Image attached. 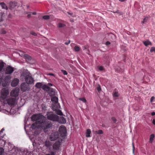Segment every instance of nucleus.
<instances>
[{"instance_id": "obj_1", "label": "nucleus", "mask_w": 155, "mask_h": 155, "mask_svg": "<svg viewBox=\"0 0 155 155\" xmlns=\"http://www.w3.org/2000/svg\"><path fill=\"white\" fill-rule=\"evenodd\" d=\"M46 119H43L38 121L39 124V126L41 129L44 130V131L47 134L52 128V124L51 122L47 120Z\"/></svg>"}, {"instance_id": "obj_2", "label": "nucleus", "mask_w": 155, "mask_h": 155, "mask_svg": "<svg viewBox=\"0 0 155 155\" xmlns=\"http://www.w3.org/2000/svg\"><path fill=\"white\" fill-rule=\"evenodd\" d=\"M21 75L25 77V81L28 84H34V80L30 73H27V71H24Z\"/></svg>"}, {"instance_id": "obj_3", "label": "nucleus", "mask_w": 155, "mask_h": 155, "mask_svg": "<svg viewBox=\"0 0 155 155\" xmlns=\"http://www.w3.org/2000/svg\"><path fill=\"white\" fill-rule=\"evenodd\" d=\"M46 116L48 120L53 121H58L59 120L58 116L52 112H47Z\"/></svg>"}, {"instance_id": "obj_4", "label": "nucleus", "mask_w": 155, "mask_h": 155, "mask_svg": "<svg viewBox=\"0 0 155 155\" xmlns=\"http://www.w3.org/2000/svg\"><path fill=\"white\" fill-rule=\"evenodd\" d=\"M58 131L60 136L62 137L66 136L67 130L66 127L64 125H61L59 127Z\"/></svg>"}, {"instance_id": "obj_5", "label": "nucleus", "mask_w": 155, "mask_h": 155, "mask_svg": "<svg viewBox=\"0 0 155 155\" xmlns=\"http://www.w3.org/2000/svg\"><path fill=\"white\" fill-rule=\"evenodd\" d=\"M59 137V134L58 132L52 133L50 136V140L51 141H55Z\"/></svg>"}, {"instance_id": "obj_6", "label": "nucleus", "mask_w": 155, "mask_h": 155, "mask_svg": "<svg viewBox=\"0 0 155 155\" xmlns=\"http://www.w3.org/2000/svg\"><path fill=\"white\" fill-rule=\"evenodd\" d=\"M45 118V117L44 116H41L39 117L37 115L34 114L32 115L31 117V119L32 121H36V123L38 124V121L41 120H42L43 119Z\"/></svg>"}, {"instance_id": "obj_7", "label": "nucleus", "mask_w": 155, "mask_h": 155, "mask_svg": "<svg viewBox=\"0 0 155 155\" xmlns=\"http://www.w3.org/2000/svg\"><path fill=\"white\" fill-rule=\"evenodd\" d=\"M17 100L16 98H10L7 101L8 104L11 106H14L15 105Z\"/></svg>"}, {"instance_id": "obj_8", "label": "nucleus", "mask_w": 155, "mask_h": 155, "mask_svg": "<svg viewBox=\"0 0 155 155\" xmlns=\"http://www.w3.org/2000/svg\"><path fill=\"white\" fill-rule=\"evenodd\" d=\"M20 89L21 91L24 92L27 90H29L30 88L27 84L24 82L21 85Z\"/></svg>"}, {"instance_id": "obj_9", "label": "nucleus", "mask_w": 155, "mask_h": 155, "mask_svg": "<svg viewBox=\"0 0 155 155\" xmlns=\"http://www.w3.org/2000/svg\"><path fill=\"white\" fill-rule=\"evenodd\" d=\"M19 90L17 88H15L13 89L11 92L10 95L12 97H14L16 98L17 97L19 94Z\"/></svg>"}, {"instance_id": "obj_10", "label": "nucleus", "mask_w": 155, "mask_h": 155, "mask_svg": "<svg viewBox=\"0 0 155 155\" xmlns=\"http://www.w3.org/2000/svg\"><path fill=\"white\" fill-rule=\"evenodd\" d=\"M13 71V68L10 66H8L6 68L5 73L7 74H12Z\"/></svg>"}, {"instance_id": "obj_11", "label": "nucleus", "mask_w": 155, "mask_h": 155, "mask_svg": "<svg viewBox=\"0 0 155 155\" xmlns=\"http://www.w3.org/2000/svg\"><path fill=\"white\" fill-rule=\"evenodd\" d=\"M60 107V106L58 103L52 104V108L53 111L57 110Z\"/></svg>"}, {"instance_id": "obj_12", "label": "nucleus", "mask_w": 155, "mask_h": 155, "mask_svg": "<svg viewBox=\"0 0 155 155\" xmlns=\"http://www.w3.org/2000/svg\"><path fill=\"white\" fill-rule=\"evenodd\" d=\"M19 82V80L17 78H14L11 83L12 87H15L18 85Z\"/></svg>"}, {"instance_id": "obj_13", "label": "nucleus", "mask_w": 155, "mask_h": 155, "mask_svg": "<svg viewBox=\"0 0 155 155\" xmlns=\"http://www.w3.org/2000/svg\"><path fill=\"white\" fill-rule=\"evenodd\" d=\"M60 143L59 142H56L53 145V147L54 150H58L60 147Z\"/></svg>"}, {"instance_id": "obj_14", "label": "nucleus", "mask_w": 155, "mask_h": 155, "mask_svg": "<svg viewBox=\"0 0 155 155\" xmlns=\"http://www.w3.org/2000/svg\"><path fill=\"white\" fill-rule=\"evenodd\" d=\"M17 5V3L15 2H11L9 3V8L12 9L14 8Z\"/></svg>"}, {"instance_id": "obj_15", "label": "nucleus", "mask_w": 155, "mask_h": 155, "mask_svg": "<svg viewBox=\"0 0 155 155\" xmlns=\"http://www.w3.org/2000/svg\"><path fill=\"white\" fill-rule=\"evenodd\" d=\"M9 91L7 89H3L2 91V95L5 96H7L9 94Z\"/></svg>"}, {"instance_id": "obj_16", "label": "nucleus", "mask_w": 155, "mask_h": 155, "mask_svg": "<svg viewBox=\"0 0 155 155\" xmlns=\"http://www.w3.org/2000/svg\"><path fill=\"white\" fill-rule=\"evenodd\" d=\"M52 104L58 103V98L56 96H53L51 98Z\"/></svg>"}, {"instance_id": "obj_17", "label": "nucleus", "mask_w": 155, "mask_h": 155, "mask_svg": "<svg viewBox=\"0 0 155 155\" xmlns=\"http://www.w3.org/2000/svg\"><path fill=\"white\" fill-rule=\"evenodd\" d=\"M154 137L155 135L154 134H152L150 135L149 139V143H151L153 142Z\"/></svg>"}, {"instance_id": "obj_18", "label": "nucleus", "mask_w": 155, "mask_h": 155, "mask_svg": "<svg viewBox=\"0 0 155 155\" xmlns=\"http://www.w3.org/2000/svg\"><path fill=\"white\" fill-rule=\"evenodd\" d=\"M144 45L146 46H147L149 45H151L152 43L149 40H147L146 41H143Z\"/></svg>"}, {"instance_id": "obj_19", "label": "nucleus", "mask_w": 155, "mask_h": 155, "mask_svg": "<svg viewBox=\"0 0 155 155\" xmlns=\"http://www.w3.org/2000/svg\"><path fill=\"white\" fill-rule=\"evenodd\" d=\"M91 133V130L88 129L87 130L86 132V137H91L90 134Z\"/></svg>"}, {"instance_id": "obj_20", "label": "nucleus", "mask_w": 155, "mask_h": 155, "mask_svg": "<svg viewBox=\"0 0 155 155\" xmlns=\"http://www.w3.org/2000/svg\"><path fill=\"white\" fill-rule=\"evenodd\" d=\"M149 19V17L147 16L145 17L143 19V21L141 23L142 24H144L147 23Z\"/></svg>"}, {"instance_id": "obj_21", "label": "nucleus", "mask_w": 155, "mask_h": 155, "mask_svg": "<svg viewBox=\"0 0 155 155\" xmlns=\"http://www.w3.org/2000/svg\"><path fill=\"white\" fill-rule=\"evenodd\" d=\"M0 5L2 9H4L6 10L8 9V7L6 5L4 2H1Z\"/></svg>"}, {"instance_id": "obj_22", "label": "nucleus", "mask_w": 155, "mask_h": 155, "mask_svg": "<svg viewBox=\"0 0 155 155\" xmlns=\"http://www.w3.org/2000/svg\"><path fill=\"white\" fill-rule=\"evenodd\" d=\"M42 85V84L41 83L38 82L36 84L35 86L37 88H41Z\"/></svg>"}, {"instance_id": "obj_23", "label": "nucleus", "mask_w": 155, "mask_h": 155, "mask_svg": "<svg viewBox=\"0 0 155 155\" xmlns=\"http://www.w3.org/2000/svg\"><path fill=\"white\" fill-rule=\"evenodd\" d=\"M37 123H34L32 124L30 128L32 129V130L36 129L37 127Z\"/></svg>"}, {"instance_id": "obj_24", "label": "nucleus", "mask_w": 155, "mask_h": 155, "mask_svg": "<svg viewBox=\"0 0 155 155\" xmlns=\"http://www.w3.org/2000/svg\"><path fill=\"white\" fill-rule=\"evenodd\" d=\"M45 145L46 147H48L51 145V144L50 141H46L45 142Z\"/></svg>"}, {"instance_id": "obj_25", "label": "nucleus", "mask_w": 155, "mask_h": 155, "mask_svg": "<svg viewBox=\"0 0 155 155\" xmlns=\"http://www.w3.org/2000/svg\"><path fill=\"white\" fill-rule=\"evenodd\" d=\"M54 111L57 112V114L58 115L61 116L63 115V114L62 113L61 111L59 109H58V110H55Z\"/></svg>"}, {"instance_id": "obj_26", "label": "nucleus", "mask_w": 155, "mask_h": 155, "mask_svg": "<svg viewBox=\"0 0 155 155\" xmlns=\"http://www.w3.org/2000/svg\"><path fill=\"white\" fill-rule=\"evenodd\" d=\"M4 67V63L3 62H1L0 63V71L2 70Z\"/></svg>"}, {"instance_id": "obj_27", "label": "nucleus", "mask_w": 155, "mask_h": 155, "mask_svg": "<svg viewBox=\"0 0 155 155\" xmlns=\"http://www.w3.org/2000/svg\"><path fill=\"white\" fill-rule=\"evenodd\" d=\"M79 100L80 101H82L84 103H85L87 102V101L84 97H82L79 98Z\"/></svg>"}, {"instance_id": "obj_28", "label": "nucleus", "mask_w": 155, "mask_h": 155, "mask_svg": "<svg viewBox=\"0 0 155 155\" xmlns=\"http://www.w3.org/2000/svg\"><path fill=\"white\" fill-rule=\"evenodd\" d=\"M74 50L76 51H80V48L77 46H76L74 48Z\"/></svg>"}, {"instance_id": "obj_29", "label": "nucleus", "mask_w": 155, "mask_h": 155, "mask_svg": "<svg viewBox=\"0 0 155 155\" xmlns=\"http://www.w3.org/2000/svg\"><path fill=\"white\" fill-rule=\"evenodd\" d=\"M23 155H30V154L28 151L26 150H24Z\"/></svg>"}, {"instance_id": "obj_30", "label": "nucleus", "mask_w": 155, "mask_h": 155, "mask_svg": "<svg viewBox=\"0 0 155 155\" xmlns=\"http://www.w3.org/2000/svg\"><path fill=\"white\" fill-rule=\"evenodd\" d=\"M3 14V12H0V22L3 21L2 16Z\"/></svg>"}, {"instance_id": "obj_31", "label": "nucleus", "mask_w": 155, "mask_h": 155, "mask_svg": "<svg viewBox=\"0 0 155 155\" xmlns=\"http://www.w3.org/2000/svg\"><path fill=\"white\" fill-rule=\"evenodd\" d=\"M5 129L4 128H3L0 131V137L2 138H3L4 137V135H2V133L3 131H4Z\"/></svg>"}, {"instance_id": "obj_32", "label": "nucleus", "mask_w": 155, "mask_h": 155, "mask_svg": "<svg viewBox=\"0 0 155 155\" xmlns=\"http://www.w3.org/2000/svg\"><path fill=\"white\" fill-rule=\"evenodd\" d=\"M113 96L114 97H117L119 96V94L117 92H115Z\"/></svg>"}, {"instance_id": "obj_33", "label": "nucleus", "mask_w": 155, "mask_h": 155, "mask_svg": "<svg viewBox=\"0 0 155 155\" xmlns=\"http://www.w3.org/2000/svg\"><path fill=\"white\" fill-rule=\"evenodd\" d=\"M96 133L98 134H103V132L102 130H99L96 131Z\"/></svg>"}, {"instance_id": "obj_34", "label": "nucleus", "mask_w": 155, "mask_h": 155, "mask_svg": "<svg viewBox=\"0 0 155 155\" xmlns=\"http://www.w3.org/2000/svg\"><path fill=\"white\" fill-rule=\"evenodd\" d=\"M43 18L44 19L48 20L50 18V17L48 15H45L43 17Z\"/></svg>"}, {"instance_id": "obj_35", "label": "nucleus", "mask_w": 155, "mask_h": 155, "mask_svg": "<svg viewBox=\"0 0 155 155\" xmlns=\"http://www.w3.org/2000/svg\"><path fill=\"white\" fill-rule=\"evenodd\" d=\"M61 119L62 120V123L63 124H65L66 123V119L64 117H62Z\"/></svg>"}, {"instance_id": "obj_36", "label": "nucleus", "mask_w": 155, "mask_h": 155, "mask_svg": "<svg viewBox=\"0 0 155 155\" xmlns=\"http://www.w3.org/2000/svg\"><path fill=\"white\" fill-rule=\"evenodd\" d=\"M61 71L63 74L64 75H67L68 74V73L66 71L64 70H61Z\"/></svg>"}, {"instance_id": "obj_37", "label": "nucleus", "mask_w": 155, "mask_h": 155, "mask_svg": "<svg viewBox=\"0 0 155 155\" xmlns=\"http://www.w3.org/2000/svg\"><path fill=\"white\" fill-rule=\"evenodd\" d=\"M65 25L61 23H59L58 24V27L59 28H62L64 27Z\"/></svg>"}, {"instance_id": "obj_38", "label": "nucleus", "mask_w": 155, "mask_h": 155, "mask_svg": "<svg viewBox=\"0 0 155 155\" xmlns=\"http://www.w3.org/2000/svg\"><path fill=\"white\" fill-rule=\"evenodd\" d=\"M4 152V150L2 148H0V155H2Z\"/></svg>"}, {"instance_id": "obj_39", "label": "nucleus", "mask_w": 155, "mask_h": 155, "mask_svg": "<svg viewBox=\"0 0 155 155\" xmlns=\"http://www.w3.org/2000/svg\"><path fill=\"white\" fill-rule=\"evenodd\" d=\"M98 68L101 71H102L104 70V68L102 66H98Z\"/></svg>"}, {"instance_id": "obj_40", "label": "nucleus", "mask_w": 155, "mask_h": 155, "mask_svg": "<svg viewBox=\"0 0 155 155\" xmlns=\"http://www.w3.org/2000/svg\"><path fill=\"white\" fill-rule=\"evenodd\" d=\"M97 89L98 91V92H100V91H101V87L100 86H99L98 87H97Z\"/></svg>"}, {"instance_id": "obj_41", "label": "nucleus", "mask_w": 155, "mask_h": 155, "mask_svg": "<svg viewBox=\"0 0 155 155\" xmlns=\"http://www.w3.org/2000/svg\"><path fill=\"white\" fill-rule=\"evenodd\" d=\"M111 119L114 123H115L117 121L116 119L114 117H112L111 118Z\"/></svg>"}, {"instance_id": "obj_42", "label": "nucleus", "mask_w": 155, "mask_h": 155, "mask_svg": "<svg viewBox=\"0 0 155 155\" xmlns=\"http://www.w3.org/2000/svg\"><path fill=\"white\" fill-rule=\"evenodd\" d=\"M6 31L4 29H2V30L1 33L3 34H5L6 33Z\"/></svg>"}, {"instance_id": "obj_43", "label": "nucleus", "mask_w": 155, "mask_h": 155, "mask_svg": "<svg viewBox=\"0 0 155 155\" xmlns=\"http://www.w3.org/2000/svg\"><path fill=\"white\" fill-rule=\"evenodd\" d=\"M154 99V97L153 96L151 97L150 99V102H152Z\"/></svg>"}, {"instance_id": "obj_44", "label": "nucleus", "mask_w": 155, "mask_h": 155, "mask_svg": "<svg viewBox=\"0 0 155 155\" xmlns=\"http://www.w3.org/2000/svg\"><path fill=\"white\" fill-rule=\"evenodd\" d=\"M25 57L27 59H31V57L28 55H26Z\"/></svg>"}, {"instance_id": "obj_45", "label": "nucleus", "mask_w": 155, "mask_h": 155, "mask_svg": "<svg viewBox=\"0 0 155 155\" xmlns=\"http://www.w3.org/2000/svg\"><path fill=\"white\" fill-rule=\"evenodd\" d=\"M31 34L34 36H36L37 35L36 33L34 32H31Z\"/></svg>"}, {"instance_id": "obj_46", "label": "nucleus", "mask_w": 155, "mask_h": 155, "mask_svg": "<svg viewBox=\"0 0 155 155\" xmlns=\"http://www.w3.org/2000/svg\"><path fill=\"white\" fill-rule=\"evenodd\" d=\"M110 43L109 41H107L106 42L105 44L106 45H110Z\"/></svg>"}, {"instance_id": "obj_47", "label": "nucleus", "mask_w": 155, "mask_h": 155, "mask_svg": "<svg viewBox=\"0 0 155 155\" xmlns=\"http://www.w3.org/2000/svg\"><path fill=\"white\" fill-rule=\"evenodd\" d=\"M48 75H50V76H54V74H53L52 73H49L48 74Z\"/></svg>"}, {"instance_id": "obj_48", "label": "nucleus", "mask_w": 155, "mask_h": 155, "mask_svg": "<svg viewBox=\"0 0 155 155\" xmlns=\"http://www.w3.org/2000/svg\"><path fill=\"white\" fill-rule=\"evenodd\" d=\"M31 13L33 15H35L36 14V13L35 12H31Z\"/></svg>"}, {"instance_id": "obj_49", "label": "nucleus", "mask_w": 155, "mask_h": 155, "mask_svg": "<svg viewBox=\"0 0 155 155\" xmlns=\"http://www.w3.org/2000/svg\"><path fill=\"white\" fill-rule=\"evenodd\" d=\"M70 42V41H69L68 42H65V44L66 45H68Z\"/></svg>"}, {"instance_id": "obj_50", "label": "nucleus", "mask_w": 155, "mask_h": 155, "mask_svg": "<svg viewBox=\"0 0 155 155\" xmlns=\"http://www.w3.org/2000/svg\"><path fill=\"white\" fill-rule=\"evenodd\" d=\"M153 124L155 125V120L154 119H153L152 121Z\"/></svg>"}, {"instance_id": "obj_51", "label": "nucleus", "mask_w": 155, "mask_h": 155, "mask_svg": "<svg viewBox=\"0 0 155 155\" xmlns=\"http://www.w3.org/2000/svg\"><path fill=\"white\" fill-rule=\"evenodd\" d=\"M151 114L152 116H154L155 115V112H153L151 113Z\"/></svg>"}, {"instance_id": "obj_52", "label": "nucleus", "mask_w": 155, "mask_h": 155, "mask_svg": "<svg viewBox=\"0 0 155 155\" xmlns=\"http://www.w3.org/2000/svg\"><path fill=\"white\" fill-rule=\"evenodd\" d=\"M48 85L49 86H53V84L51 83H48Z\"/></svg>"}, {"instance_id": "obj_53", "label": "nucleus", "mask_w": 155, "mask_h": 155, "mask_svg": "<svg viewBox=\"0 0 155 155\" xmlns=\"http://www.w3.org/2000/svg\"><path fill=\"white\" fill-rule=\"evenodd\" d=\"M133 153H134L135 148H134V147L133 144Z\"/></svg>"}, {"instance_id": "obj_54", "label": "nucleus", "mask_w": 155, "mask_h": 155, "mask_svg": "<svg viewBox=\"0 0 155 155\" xmlns=\"http://www.w3.org/2000/svg\"><path fill=\"white\" fill-rule=\"evenodd\" d=\"M50 155H55V154L54 152H51V154H50Z\"/></svg>"}, {"instance_id": "obj_55", "label": "nucleus", "mask_w": 155, "mask_h": 155, "mask_svg": "<svg viewBox=\"0 0 155 155\" xmlns=\"http://www.w3.org/2000/svg\"><path fill=\"white\" fill-rule=\"evenodd\" d=\"M31 14L30 13V14H29L28 15V18L30 17H31Z\"/></svg>"}, {"instance_id": "obj_56", "label": "nucleus", "mask_w": 155, "mask_h": 155, "mask_svg": "<svg viewBox=\"0 0 155 155\" xmlns=\"http://www.w3.org/2000/svg\"><path fill=\"white\" fill-rule=\"evenodd\" d=\"M83 50H85V49H86V46H84L83 47Z\"/></svg>"}, {"instance_id": "obj_57", "label": "nucleus", "mask_w": 155, "mask_h": 155, "mask_svg": "<svg viewBox=\"0 0 155 155\" xmlns=\"http://www.w3.org/2000/svg\"><path fill=\"white\" fill-rule=\"evenodd\" d=\"M47 87V86L46 85H44V86H43V87Z\"/></svg>"}, {"instance_id": "obj_58", "label": "nucleus", "mask_w": 155, "mask_h": 155, "mask_svg": "<svg viewBox=\"0 0 155 155\" xmlns=\"http://www.w3.org/2000/svg\"><path fill=\"white\" fill-rule=\"evenodd\" d=\"M2 86H4H4H5V85L4 84H2Z\"/></svg>"}, {"instance_id": "obj_59", "label": "nucleus", "mask_w": 155, "mask_h": 155, "mask_svg": "<svg viewBox=\"0 0 155 155\" xmlns=\"http://www.w3.org/2000/svg\"><path fill=\"white\" fill-rule=\"evenodd\" d=\"M45 155H50V154H47Z\"/></svg>"}]
</instances>
